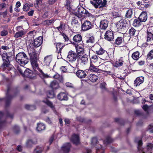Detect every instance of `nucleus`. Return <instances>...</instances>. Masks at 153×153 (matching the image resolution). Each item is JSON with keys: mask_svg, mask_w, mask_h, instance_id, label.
<instances>
[{"mask_svg": "<svg viewBox=\"0 0 153 153\" xmlns=\"http://www.w3.org/2000/svg\"><path fill=\"white\" fill-rule=\"evenodd\" d=\"M52 55H48L45 56L44 59V62L45 65L49 66L52 60Z\"/></svg>", "mask_w": 153, "mask_h": 153, "instance_id": "30", "label": "nucleus"}, {"mask_svg": "<svg viewBox=\"0 0 153 153\" xmlns=\"http://www.w3.org/2000/svg\"><path fill=\"white\" fill-rule=\"evenodd\" d=\"M77 18L78 17H77L76 16V17H72L71 20L72 24L75 25L78 24L79 22L77 20Z\"/></svg>", "mask_w": 153, "mask_h": 153, "instance_id": "54", "label": "nucleus"}, {"mask_svg": "<svg viewBox=\"0 0 153 153\" xmlns=\"http://www.w3.org/2000/svg\"><path fill=\"white\" fill-rule=\"evenodd\" d=\"M98 56L95 54L93 55L91 57V62H96L98 61Z\"/></svg>", "mask_w": 153, "mask_h": 153, "instance_id": "53", "label": "nucleus"}, {"mask_svg": "<svg viewBox=\"0 0 153 153\" xmlns=\"http://www.w3.org/2000/svg\"><path fill=\"white\" fill-rule=\"evenodd\" d=\"M38 75V72L33 73L31 70L26 69L24 73L23 77L28 78L30 79H35Z\"/></svg>", "mask_w": 153, "mask_h": 153, "instance_id": "10", "label": "nucleus"}, {"mask_svg": "<svg viewBox=\"0 0 153 153\" xmlns=\"http://www.w3.org/2000/svg\"><path fill=\"white\" fill-rule=\"evenodd\" d=\"M153 59V49L150 51L147 54L146 59V60H150Z\"/></svg>", "mask_w": 153, "mask_h": 153, "instance_id": "43", "label": "nucleus"}, {"mask_svg": "<svg viewBox=\"0 0 153 153\" xmlns=\"http://www.w3.org/2000/svg\"><path fill=\"white\" fill-rule=\"evenodd\" d=\"M37 141L36 138L28 139L26 143L25 146L27 148H31L33 145L37 143Z\"/></svg>", "mask_w": 153, "mask_h": 153, "instance_id": "15", "label": "nucleus"}, {"mask_svg": "<svg viewBox=\"0 0 153 153\" xmlns=\"http://www.w3.org/2000/svg\"><path fill=\"white\" fill-rule=\"evenodd\" d=\"M16 62L20 64L22 68L27 64L28 61L27 56L24 52H22L18 53L16 56Z\"/></svg>", "mask_w": 153, "mask_h": 153, "instance_id": "3", "label": "nucleus"}, {"mask_svg": "<svg viewBox=\"0 0 153 153\" xmlns=\"http://www.w3.org/2000/svg\"><path fill=\"white\" fill-rule=\"evenodd\" d=\"M89 81L93 83L96 82L99 78L98 76L94 74H90L88 76Z\"/></svg>", "mask_w": 153, "mask_h": 153, "instance_id": "29", "label": "nucleus"}, {"mask_svg": "<svg viewBox=\"0 0 153 153\" xmlns=\"http://www.w3.org/2000/svg\"><path fill=\"white\" fill-rule=\"evenodd\" d=\"M124 62V61L123 59L121 58L119 59L114 64V67H120L122 66Z\"/></svg>", "mask_w": 153, "mask_h": 153, "instance_id": "42", "label": "nucleus"}, {"mask_svg": "<svg viewBox=\"0 0 153 153\" xmlns=\"http://www.w3.org/2000/svg\"><path fill=\"white\" fill-rule=\"evenodd\" d=\"M8 34V32L7 31L5 30H3L1 31L0 35L2 36H4L7 35Z\"/></svg>", "mask_w": 153, "mask_h": 153, "instance_id": "63", "label": "nucleus"}, {"mask_svg": "<svg viewBox=\"0 0 153 153\" xmlns=\"http://www.w3.org/2000/svg\"><path fill=\"white\" fill-rule=\"evenodd\" d=\"M153 148V144L151 143H148L147 145V150L148 152H151Z\"/></svg>", "mask_w": 153, "mask_h": 153, "instance_id": "61", "label": "nucleus"}, {"mask_svg": "<svg viewBox=\"0 0 153 153\" xmlns=\"http://www.w3.org/2000/svg\"><path fill=\"white\" fill-rule=\"evenodd\" d=\"M90 3L96 8H101L106 7L107 1L106 0H93L90 1Z\"/></svg>", "mask_w": 153, "mask_h": 153, "instance_id": "6", "label": "nucleus"}, {"mask_svg": "<svg viewBox=\"0 0 153 153\" xmlns=\"http://www.w3.org/2000/svg\"><path fill=\"white\" fill-rule=\"evenodd\" d=\"M93 51L98 55H102L103 59H108L109 55L107 51L99 44H95L92 47Z\"/></svg>", "mask_w": 153, "mask_h": 153, "instance_id": "1", "label": "nucleus"}, {"mask_svg": "<svg viewBox=\"0 0 153 153\" xmlns=\"http://www.w3.org/2000/svg\"><path fill=\"white\" fill-rule=\"evenodd\" d=\"M89 69L91 71L99 73H102V70L98 68L97 67L95 66L92 62H90Z\"/></svg>", "mask_w": 153, "mask_h": 153, "instance_id": "26", "label": "nucleus"}, {"mask_svg": "<svg viewBox=\"0 0 153 153\" xmlns=\"http://www.w3.org/2000/svg\"><path fill=\"white\" fill-rule=\"evenodd\" d=\"M87 72L85 71L81 70L78 68L76 73L77 76L81 79L85 78L87 76Z\"/></svg>", "mask_w": 153, "mask_h": 153, "instance_id": "14", "label": "nucleus"}, {"mask_svg": "<svg viewBox=\"0 0 153 153\" xmlns=\"http://www.w3.org/2000/svg\"><path fill=\"white\" fill-rule=\"evenodd\" d=\"M114 121L121 126H123L125 123L124 120L121 118H115L114 119Z\"/></svg>", "mask_w": 153, "mask_h": 153, "instance_id": "47", "label": "nucleus"}, {"mask_svg": "<svg viewBox=\"0 0 153 153\" xmlns=\"http://www.w3.org/2000/svg\"><path fill=\"white\" fill-rule=\"evenodd\" d=\"M95 39L94 36H92L87 38L86 40V43L87 44H93L95 42Z\"/></svg>", "mask_w": 153, "mask_h": 153, "instance_id": "45", "label": "nucleus"}, {"mask_svg": "<svg viewBox=\"0 0 153 153\" xmlns=\"http://www.w3.org/2000/svg\"><path fill=\"white\" fill-rule=\"evenodd\" d=\"M68 11L71 14H74L77 17V15H78V12H76L73 9L72 7H71V9L70 10V11L69 10H68Z\"/></svg>", "mask_w": 153, "mask_h": 153, "instance_id": "58", "label": "nucleus"}, {"mask_svg": "<svg viewBox=\"0 0 153 153\" xmlns=\"http://www.w3.org/2000/svg\"><path fill=\"white\" fill-rule=\"evenodd\" d=\"M4 113L0 111V131L1 130L4 128L7 125V121L6 120H1V119L4 116Z\"/></svg>", "mask_w": 153, "mask_h": 153, "instance_id": "20", "label": "nucleus"}, {"mask_svg": "<svg viewBox=\"0 0 153 153\" xmlns=\"http://www.w3.org/2000/svg\"><path fill=\"white\" fill-rule=\"evenodd\" d=\"M133 14V9L130 8L126 11L125 16L127 19H130L132 17Z\"/></svg>", "mask_w": 153, "mask_h": 153, "instance_id": "38", "label": "nucleus"}, {"mask_svg": "<svg viewBox=\"0 0 153 153\" xmlns=\"http://www.w3.org/2000/svg\"><path fill=\"white\" fill-rule=\"evenodd\" d=\"M43 39L42 36H40L36 38L30 42L29 45L30 47L33 48L34 47L37 48L40 46L43 42Z\"/></svg>", "mask_w": 153, "mask_h": 153, "instance_id": "8", "label": "nucleus"}, {"mask_svg": "<svg viewBox=\"0 0 153 153\" xmlns=\"http://www.w3.org/2000/svg\"><path fill=\"white\" fill-rule=\"evenodd\" d=\"M45 129V125L41 123H38L36 128L37 130L39 131H41L44 130Z\"/></svg>", "mask_w": 153, "mask_h": 153, "instance_id": "39", "label": "nucleus"}, {"mask_svg": "<svg viewBox=\"0 0 153 153\" xmlns=\"http://www.w3.org/2000/svg\"><path fill=\"white\" fill-rule=\"evenodd\" d=\"M30 56V61L31 63H37L38 59L36 55L34 53V54H29Z\"/></svg>", "mask_w": 153, "mask_h": 153, "instance_id": "36", "label": "nucleus"}, {"mask_svg": "<svg viewBox=\"0 0 153 153\" xmlns=\"http://www.w3.org/2000/svg\"><path fill=\"white\" fill-rule=\"evenodd\" d=\"M149 27L146 36V42L148 44L153 45V25Z\"/></svg>", "mask_w": 153, "mask_h": 153, "instance_id": "5", "label": "nucleus"}, {"mask_svg": "<svg viewBox=\"0 0 153 153\" xmlns=\"http://www.w3.org/2000/svg\"><path fill=\"white\" fill-rule=\"evenodd\" d=\"M76 46H75L76 49V53L78 55L79 54L83 53L84 52L83 48H82L81 46H79L78 45H77Z\"/></svg>", "mask_w": 153, "mask_h": 153, "instance_id": "44", "label": "nucleus"}, {"mask_svg": "<svg viewBox=\"0 0 153 153\" xmlns=\"http://www.w3.org/2000/svg\"><path fill=\"white\" fill-rule=\"evenodd\" d=\"M142 22L138 18H136L134 20L132 25L134 27H139L143 24Z\"/></svg>", "mask_w": 153, "mask_h": 153, "instance_id": "31", "label": "nucleus"}, {"mask_svg": "<svg viewBox=\"0 0 153 153\" xmlns=\"http://www.w3.org/2000/svg\"><path fill=\"white\" fill-rule=\"evenodd\" d=\"M31 65L34 72H38V75L42 79L48 78V76L47 74H45L40 69L39 67V65L37 63H31Z\"/></svg>", "mask_w": 153, "mask_h": 153, "instance_id": "7", "label": "nucleus"}, {"mask_svg": "<svg viewBox=\"0 0 153 153\" xmlns=\"http://www.w3.org/2000/svg\"><path fill=\"white\" fill-rule=\"evenodd\" d=\"M42 102L45 103L52 109H53L55 108L54 106L53 105L52 103L47 99H46L45 100H42Z\"/></svg>", "mask_w": 153, "mask_h": 153, "instance_id": "46", "label": "nucleus"}, {"mask_svg": "<svg viewBox=\"0 0 153 153\" xmlns=\"http://www.w3.org/2000/svg\"><path fill=\"white\" fill-rule=\"evenodd\" d=\"M78 60L80 61V63L82 65H86L88 62V57L87 55L86 54L80 56H79Z\"/></svg>", "mask_w": 153, "mask_h": 153, "instance_id": "16", "label": "nucleus"}, {"mask_svg": "<svg viewBox=\"0 0 153 153\" xmlns=\"http://www.w3.org/2000/svg\"><path fill=\"white\" fill-rule=\"evenodd\" d=\"M58 99L61 101L67 100L68 97L66 94L64 92H61L57 95Z\"/></svg>", "mask_w": 153, "mask_h": 153, "instance_id": "28", "label": "nucleus"}, {"mask_svg": "<svg viewBox=\"0 0 153 153\" xmlns=\"http://www.w3.org/2000/svg\"><path fill=\"white\" fill-rule=\"evenodd\" d=\"M11 90V89L10 85L7 86V90L6 93V97L4 98L5 100V107H7L9 106L11 103V101L13 98L17 96V94L19 93V91H17L15 92L13 95H10L9 93L10 91Z\"/></svg>", "mask_w": 153, "mask_h": 153, "instance_id": "4", "label": "nucleus"}, {"mask_svg": "<svg viewBox=\"0 0 153 153\" xmlns=\"http://www.w3.org/2000/svg\"><path fill=\"white\" fill-rule=\"evenodd\" d=\"M47 96L48 98H52L55 97V94L53 90L48 91L47 92Z\"/></svg>", "mask_w": 153, "mask_h": 153, "instance_id": "48", "label": "nucleus"}, {"mask_svg": "<svg viewBox=\"0 0 153 153\" xmlns=\"http://www.w3.org/2000/svg\"><path fill=\"white\" fill-rule=\"evenodd\" d=\"M53 78L57 79L60 82L62 83L63 82V78L61 75H60L57 73H56L53 76Z\"/></svg>", "mask_w": 153, "mask_h": 153, "instance_id": "40", "label": "nucleus"}, {"mask_svg": "<svg viewBox=\"0 0 153 153\" xmlns=\"http://www.w3.org/2000/svg\"><path fill=\"white\" fill-rule=\"evenodd\" d=\"M141 56H140V53L138 51H136L134 52L131 55L132 58L136 61L138 60Z\"/></svg>", "mask_w": 153, "mask_h": 153, "instance_id": "35", "label": "nucleus"}, {"mask_svg": "<svg viewBox=\"0 0 153 153\" xmlns=\"http://www.w3.org/2000/svg\"><path fill=\"white\" fill-rule=\"evenodd\" d=\"M82 36L80 34H76L75 35L73 38V42L72 44L75 45H78L82 40Z\"/></svg>", "mask_w": 153, "mask_h": 153, "instance_id": "25", "label": "nucleus"}, {"mask_svg": "<svg viewBox=\"0 0 153 153\" xmlns=\"http://www.w3.org/2000/svg\"><path fill=\"white\" fill-rule=\"evenodd\" d=\"M43 148L37 146L34 150V153H42L43 151Z\"/></svg>", "mask_w": 153, "mask_h": 153, "instance_id": "50", "label": "nucleus"}, {"mask_svg": "<svg viewBox=\"0 0 153 153\" xmlns=\"http://www.w3.org/2000/svg\"><path fill=\"white\" fill-rule=\"evenodd\" d=\"M124 41V35L117 36L115 39L114 44L115 47H118L121 45Z\"/></svg>", "mask_w": 153, "mask_h": 153, "instance_id": "17", "label": "nucleus"}, {"mask_svg": "<svg viewBox=\"0 0 153 153\" xmlns=\"http://www.w3.org/2000/svg\"><path fill=\"white\" fill-rule=\"evenodd\" d=\"M144 80V77L143 76H141L137 77L134 81V86L135 87L139 86L143 82Z\"/></svg>", "mask_w": 153, "mask_h": 153, "instance_id": "24", "label": "nucleus"}, {"mask_svg": "<svg viewBox=\"0 0 153 153\" xmlns=\"http://www.w3.org/2000/svg\"><path fill=\"white\" fill-rule=\"evenodd\" d=\"M13 130L16 134H18L20 132V129L19 127L15 125L13 128Z\"/></svg>", "mask_w": 153, "mask_h": 153, "instance_id": "55", "label": "nucleus"}, {"mask_svg": "<svg viewBox=\"0 0 153 153\" xmlns=\"http://www.w3.org/2000/svg\"><path fill=\"white\" fill-rule=\"evenodd\" d=\"M128 22L130 21L125 19H122L116 22V25L117 27L118 31L120 33H125L128 26Z\"/></svg>", "mask_w": 153, "mask_h": 153, "instance_id": "2", "label": "nucleus"}, {"mask_svg": "<svg viewBox=\"0 0 153 153\" xmlns=\"http://www.w3.org/2000/svg\"><path fill=\"white\" fill-rule=\"evenodd\" d=\"M71 146V145L70 143H66L61 147L62 150L64 153H68L70 150Z\"/></svg>", "mask_w": 153, "mask_h": 153, "instance_id": "18", "label": "nucleus"}, {"mask_svg": "<svg viewBox=\"0 0 153 153\" xmlns=\"http://www.w3.org/2000/svg\"><path fill=\"white\" fill-rule=\"evenodd\" d=\"M79 56H80V55H78L75 51L70 50L68 52L67 58L69 62H73L76 60Z\"/></svg>", "mask_w": 153, "mask_h": 153, "instance_id": "9", "label": "nucleus"}, {"mask_svg": "<svg viewBox=\"0 0 153 153\" xmlns=\"http://www.w3.org/2000/svg\"><path fill=\"white\" fill-rule=\"evenodd\" d=\"M128 33L129 36L131 37H133L137 36L138 33V31L135 28L133 27H131L129 30Z\"/></svg>", "mask_w": 153, "mask_h": 153, "instance_id": "23", "label": "nucleus"}, {"mask_svg": "<svg viewBox=\"0 0 153 153\" xmlns=\"http://www.w3.org/2000/svg\"><path fill=\"white\" fill-rule=\"evenodd\" d=\"M67 67L66 66H62L60 68V70L62 73H65L67 72Z\"/></svg>", "mask_w": 153, "mask_h": 153, "instance_id": "62", "label": "nucleus"}, {"mask_svg": "<svg viewBox=\"0 0 153 153\" xmlns=\"http://www.w3.org/2000/svg\"><path fill=\"white\" fill-rule=\"evenodd\" d=\"M148 16L146 12H142L139 15L138 18L142 22H145L147 19Z\"/></svg>", "mask_w": 153, "mask_h": 153, "instance_id": "27", "label": "nucleus"}, {"mask_svg": "<svg viewBox=\"0 0 153 153\" xmlns=\"http://www.w3.org/2000/svg\"><path fill=\"white\" fill-rule=\"evenodd\" d=\"M3 63L1 66V67L3 69H5L6 67H8L10 65V61L7 60V61L5 60V59H3Z\"/></svg>", "mask_w": 153, "mask_h": 153, "instance_id": "37", "label": "nucleus"}, {"mask_svg": "<svg viewBox=\"0 0 153 153\" xmlns=\"http://www.w3.org/2000/svg\"><path fill=\"white\" fill-rule=\"evenodd\" d=\"M29 4L26 3L23 6V10L24 11H28L29 9V7H28Z\"/></svg>", "mask_w": 153, "mask_h": 153, "instance_id": "64", "label": "nucleus"}, {"mask_svg": "<svg viewBox=\"0 0 153 153\" xmlns=\"http://www.w3.org/2000/svg\"><path fill=\"white\" fill-rule=\"evenodd\" d=\"M114 32L111 30H108L105 33L104 39L109 41H114Z\"/></svg>", "mask_w": 153, "mask_h": 153, "instance_id": "12", "label": "nucleus"}, {"mask_svg": "<svg viewBox=\"0 0 153 153\" xmlns=\"http://www.w3.org/2000/svg\"><path fill=\"white\" fill-rule=\"evenodd\" d=\"M112 70H110L107 71L105 73H103V74H105L106 76H107L108 75H110L111 76H114L113 73L112 71Z\"/></svg>", "mask_w": 153, "mask_h": 153, "instance_id": "60", "label": "nucleus"}, {"mask_svg": "<svg viewBox=\"0 0 153 153\" xmlns=\"http://www.w3.org/2000/svg\"><path fill=\"white\" fill-rule=\"evenodd\" d=\"M55 20L54 19H52L50 20H46L43 22V24L45 25L48 26L51 25L52 24H53L55 22Z\"/></svg>", "mask_w": 153, "mask_h": 153, "instance_id": "41", "label": "nucleus"}, {"mask_svg": "<svg viewBox=\"0 0 153 153\" xmlns=\"http://www.w3.org/2000/svg\"><path fill=\"white\" fill-rule=\"evenodd\" d=\"M149 106H148L146 104L143 105L142 107L144 111L147 112V114L149 110Z\"/></svg>", "mask_w": 153, "mask_h": 153, "instance_id": "57", "label": "nucleus"}, {"mask_svg": "<svg viewBox=\"0 0 153 153\" xmlns=\"http://www.w3.org/2000/svg\"><path fill=\"white\" fill-rule=\"evenodd\" d=\"M84 11H85V9L81 6L79 7L78 8V18L80 19L82 18V17L83 16V14H84Z\"/></svg>", "mask_w": 153, "mask_h": 153, "instance_id": "32", "label": "nucleus"}, {"mask_svg": "<svg viewBox=\"0 0 153 153\" xmlns=\"http://www.w3.org/2000/svg\"><path fill=\"white\" fill-rule=\"evenodd\" d=\"M98 141L96 137H93L91 139V143L93 145H95L98 143Z\"/></svg>", "mask_w": 153, "mask_h": 153, "instance_id": "59", "label": "nucleus"}, {"mask_svg": "<svg viewBox=\"0 0 153 153\" xmlns=\"http://www.w3.org/2000/svg\"><path fill=\"white\" fill-rule=\"evenodd\" d=\"M71 1L72 0H65L64 6L67 10L70 11V10L71 9V7H72L71 4Z\"/></svg>", "mask_w": 153, "mask_h": 153, "instance_id": "34", "label": "nucleus"}, {"mask_svg": "<svg viewBox=\"0 0 153 153\" xmlns=\"http://www.w3.org/2000/svg\"><path fill=\"white\" fill-rule=\"evenodd\" d=\"M54 45H55L56 49V52L58 54L61 53L62 49L65 45V44L59 42L55 43Z\"/></svg>", "mask_w": 153, "mask_h": 153, "instance_id": "19", "label": "nucleus"}, {"mask_svg": "<svg viewBox=\"0 0 153 153\" xmlns=\"http://www.w3.org/2000/svg\"><path fill=\"white\" fill-rule=\"evenodd\" d=\"M114 140L110 137H106L105 140L103 141V143L105 144H108L113 142Z\"/></svg>", "mask_w": 153, "mask_h": 153, "instance_id": "49", "label": "nucleus"}, {"mask_svg": "<svg viewBox=\"0 0 153 153\" xmlns=\"http://www.w3.org/2000/svg\"><path fill=\"white\" fill-rule=\"evenodd\" d=\"M108 22L106 19L101 21L100 22V29L101 30H105L108 26Z\"/></svg>", "mask_w": 153, "mask_h": 153, "instance_id": "22", "label": "nucleus"}, {"mask_svg": "<svg viewBox=\"0 0 153 153\" xmlns=\"http://www.w3.org/2000/svg\"><path fill=\"white\" fill-rule=\"evenodd\" d=\"M50 86L53 90L58 89L59 87L58 82L56 80L52 81L51 83Z\"/></svg>", "mask_w": 153, "mask_h": 153, "instance_id": "33", "label": "nucleus"}, {"mask_svg": "<svg viewBox=\"0 0 153 153\" xmlns=\"http://www.w3.org/2000/svg\"><path fill=\"white\" fill-rule=\"evenodd\" d=\"M25 108L27 110H33L36 109V107L34 105H29L26 104L25 106Z\"/></svg>", "mask_w": 153, "mask_h": 153, "instance_id": "52", "label": "nucleus"}, {"mask_svg": "<svg viewBox=\"0 0 153 153\" xmlns=\"http://www.w3.org/2000/svg\"><path fill=\"white\" fill-rule=\"evenodd\" d=\"M16 30L18 31L14 35V37L18 38L19 37H22L25 35L24 29L22 26H18L16 27Z\"/></svg>", "mask_w": 153, "mask_h": 153, "instance_id": "13", "label": "nucleus"}, {"mask_svg": "<svg viewBox=\"0 0 153 153\" xmlns=\"http://www.w3.org/2000/svg\"><path fill=\"white\" fill-rule=\"evenodd\" d=\"M104 70H102V73H103V72H104L105 73L108 71L110 70H112V67H111L110 65H105V67H104Z\"/></svg>", "mask_w": 153, "mask_h": 153, "instance_id": "51", "label": "nucleus"}, {"mask_svg": "<svg viewBox=\"0 0 153 153\" xmlns=\"http://www.w3.org/2000/svg\"><path fill=\"white\" fill-rule=\"evenodd\" d=\"M76 120L80 123H85L86 122L85 119L80 116L77 117L76 118Z\"/></svg>", "mask_w": 153, "mask_h": 153, "instance_id": "56", "label": "nucleus"}, {"mask_svg": "<svg viewBox=\"0 0 153 153\" xmlns=\"http://www.w3.org/2000/svg\"><path fill=\"white\" fill-rule=\"evenodd\" d=\"M71 141L74 144L76 145L78 144L80 142L79 136L77 134H73L71 137Z\"/></svg>", "mask_w": 153, "mask_h": 153, "instance_id": "21", "label": "nucleus"}, {"mask_svg": "<svg viewBox=\"0 0 153 153\" xmlns=\"http://www.w3.org/2000/svg\"><path fill=\"white\" fill-rule=\"evenodd\" d=\"M92 28V23L88 20H85L82 23L81 29L83 31H87Z\"/></svg>", "mask_w": 153, "mask_h": 153, "instance_id": "11", "label": "nucleus"}]
</instances>
